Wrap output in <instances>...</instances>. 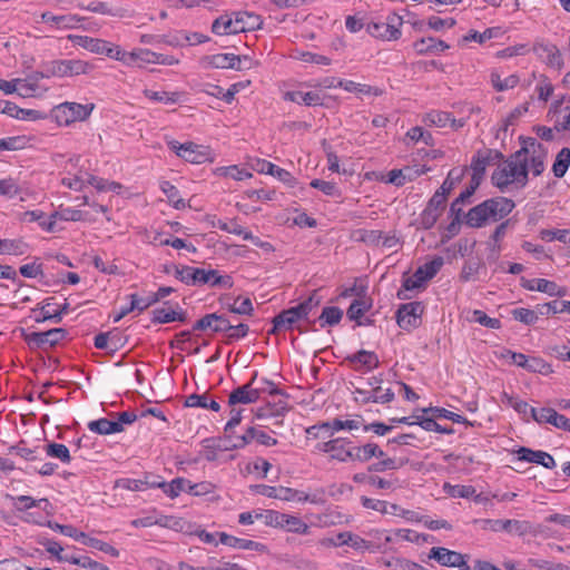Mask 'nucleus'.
Returning a JSON list of instances; mask_svg holds the SVG:
<instances>
[{
	"mask_svg": "<svg viewBox=\"0 0 570 570\" xmlns=\"http://www.w3.org/2000/svg\"><path fill=\"white\" fill-rule=\"evenodd\" d=\"M342 317L343 311L340 307L327 306L323 308L318 321L321 322L322 327H325L326 325L334 326L341 322Z\"/></svg>",
	"mask_w": 570,
	"mask_h": 570,
	"instance_id": "72a5a7b5",
	"label": "nucleus"
},
{
	"mask_svg": "<svg viewBox=\"0 0 570 570\" xmlns=\"http://www.w3.org/2000/svg\"><path fill=\"white\" fill-rule=\"evenodd\" d=\"M570 166V148L563 147L556 157L552 165L553 175L557 178H562Z\"/></svg>",
	"mask_w": 570,
	"mask_h": 570,
	"instance_id": "c85d7f7f",
	"label": "nucleus"
},
{
	"mask_svg": "<svg viewBox=\"0 0 570 570\" xmlns=\"http://www.w3.org/2000/svg\"><path fill=\"white\" fill-rule=\"evenodd\" d=\"M28 245L22 239H0L1 255H23Z\"/></svg>",
	"mask_w": 570,
	"mask_h": 570,
	"instance_id": "cd10ccee",
	"label": "nucleus"
},
{
	"mask_svg": "<svg viewBox=\"0 0 570 570\" xmlns=\"http://www.w3.org/2000/svg\"><path fill=\"white\" fill-rule=\"evenodd\" d=\"M413 48L417 55L441 52L450 48L443 40L434 37L421 38L413 43Z\"/></svg>",
	"mask_w": 570,
	"mask_h": 570,
	"instance_id": "412c9836",
	"label": "nucleus"
},
{
	"mask_svg": "<svg viewBox=\"0 0 570 570\" xmlns=\"http://www.w3.org/2000/svg\"><path fill=\"white\" fill-rule=\"evenodd\" d=\"M357 428H358V422L354 421V420L342 421L340 419H334L332 422H326V423L321 424V429H324V431L328 432L330 435H332L334 431H340L343 429L353 430V429H357Z\"/></svg>",
	"mask_w": 570,
	"mask_h": 570,
	"instance_id": "3c124183",
	"label": "nucleus"
},
{
	"mask_svg": "<svg viewBox=\"0 0 570 570\" xmlns=\"http://www.w3.org/2000/svg\"><path fill=\"white\" fill-rule=\"evenodd\" d=\"M416 419L415 424L420 425L425 431H433L442 434H453L454 430L452 426H442L433 417L414 416Z\"/></svg>",
	"mask_w": 570,
	"mask_h": 570,
	"instance_id": "473e14b6",
	"label": "nucleus"
},
{
	"mask_svg": "<svg viewBox=\"0 0 570 570\" xmlns=\"http://www.w3.org/2000/svg\"><path fill=\"white\" fill-rule=\"evenodd\" d=\"M372 450H374V448H370V443L362 446H350L348 453H345V455L350 456L352 461L368 462L372 459Z\"/></svg>",
	"mask_w": 570,
	"mask_h": 570,
	"instance_id": "8fccbe9b",
	"label": "nucleus"
},
{
	"mask_svg": "<svg viewBox=\"0 0 570 570\" xmlns=\"http://www.w3.org/2000/svg\"><path fill=\"white\" fill-rule=\"evenodd\" d=\"M234 29L233 31L236 33L239 32H247V31H254L262 27L263 19L261 16L247 12V11H240L235 13V18L233 19Z\"/></svg>",
	"mask_w": 570,
	"mask_h": 570,
	"instance_id": "a211bd4d",
	"label": "nucleus"
},
{
	"mask_svg": "<svg viewBox=\"0 0 570 570\" xmlns=\"http://www.w3.org/2000/svg\"><path fill=\"white\" fill-rule=\"evenodd\" d=\"M41 19L43 22L53 23L59 28H70L76 22V19L72 16H67V14L55 16L49 11L43 12L41 14Z\"/></svg>",
	"mask_w": 570,
	"mask_h": 570,
	"instance_id": "09e8293b",
	"label": "nucleus"
},
{
	"mask_svg": "<svg viewBox=\"0 0 570 570\" xmlns=\"http://www.w3.org/2000/svg\"><path fill=\"white\" fill-rule=\"evenodd\" d=\"M218 170L222 173V175L226 177H230L235 180H244L246 178L252 177V174L245 169L238 168V166L233 165L228 167H222L218 168Z\"/></svg>",
	"mask_w": 570,
	"mask_h": 570,
	"instance_id": "69168bd1",
	"label": "nucleus"
},
{
	"mask_svg": "<svg viewBox=\"0 0 570 570\" xmlns=\"http://www.w3.org/2000/svg\"><path fill=\"white\" fill-rule=\"evenodd\" d=\"M209 65L214 68H230L235 70H243L240 59L234 53H217L207 57Z\"/></svg>",
	"mask_w": 570,
	"mask_h": 570,
	"instance_id": "393cba45",
	"label": "nucleus"
},
{
	"mask_svg": "<svg viewBox=\"0 0 570 570\" xmlns=\"http://www.w3.org/2000/svg\"><path fill=\"white\" fill-rule=\"evenodd\" d=\"M525 370L531 373H539L542 375H549L553 372L551 365L538 356L528 357Z\"/></svg>",
	"mask_w": 570,
	"mask_h": 570,
	"instance_id": "a18cd8bd",
	"label": "nucleus"
},
{
	"mask_svg": "<svg viewBox=\"0 0 570 570\" xmlns=\"http://www.w3.org/2000/svg\"><path fill=\"white\" fill-rule=\"evenodd\" d=\"M207 277L209 278L206 284L210 287H219L229 289L234 285L233 277L230 275H220L217 269L206 271Z\"/></svg>",
	"mask_w": 570,
	"mask_h": 570,
	"instance_id": "4c0bfd02",
	"label": "nucleus"
},
{
	"mask_svg": "<svg viewBox=\"0 0 570 570\" xmlns=\"http://www.w3.org/2000/svg\"><path fill=\"white\" fill-rule=\"evenodd\" d=\"M169 147L177 154V156L193 164H203L214 160L212 150L207 146L197 145L191 141L179 144L176 140H173L169 142Z\"/></svg>",
	"mask_w": 570,
	"mask_h": 570,
	"instance_id": "423d86ee",
	"label": "nucleus"
},
{
	"mask_svg": "<svg viewBox=\"0 0 570 570\" xmlns=\"http://www.w3.org/2000/svg\"><path fill=\"white\" fill-rule=\"evenodd\" d=\"M60 562H69L72 564L80 566L82 568H88L90 570H110L108 567L91 560L89 557H75V556H66L59 557Z\"/></svg>",
	"mask_w": 570,
	"mask_h": 570,
	"instance_id": "2f4dec72",
	"label": "nucleus"
},
{
	"mask_svg": "<svg viewBox=\"0 0 570 570\" xmlns=\"http://www.w3.org/2000/svg\"><path fill=\"white\" fill-rule=\"evenodd\" d=\"M228 311L234 314L250 316L254 312V307L250 298L246 297L240 299V297H237L233 304L228 305Z\"/></svg>",
	"mask_w": 570,
	"mask_h": 570,
	"instance_id": "5fc2aeb1",
	"label": "nucleus"
},
{
	"mask_svg": "<svg viewBox=\"0 0 570 570\" xmlns=\"http://www.w3.org/2000/svg\"><path fill=\"white\" fill-rule=\"evenodd\" d=\"M321 303V299L316 296L314 292L308 298L303 301L296 306H293V314L296 313L298 317L302 320H307L311 312L316 308Z\"/></svg>",
	"mask_w": 570,
	"mask_h": 570,
	"instance_id": "c9c22d12",
	"label": "nucleus"
},
{
	"mask_svg": "<svg viewBox=\"0 0 570 570\" xmlns=\"http://www.w3.org/2000/svg\"><path fill=\"white\" fill-rule=\"evenodd\" d=\"M257 379V372L254 373L250 381L242 386L233 390L228 397L229 406H235L236 404H252L259 400L261 390L254 389L253 384Z\"/></svg>",
	"mask_w": 570,
	"mask_h": 570,
	"instance_id": "ddd939ff",
	"label": "nucleus"
},
{
	"mask_svg": "<svg viewBox=\"0 0 570 570\" xmlns=\"http://www.w3.org/2000/svg\"><path fill=\"white\" fill-rule=\"evenodd\" d=\"M94 109V105H81L77 102H63L52 110L53 117L59 125L68 126L75 121L87 119Z\"/></svg>",
	"mask_w": 570,
	"mask_h": 570,
	"instance_id": "20e7f679",
	"label": "nucleus"
},
{
	"mask_svg": "<svg viewBox=\"0 0 570 570\" xmlns=\"http://www.w3.org/2000/svg\"><path fill=\"white\" fill-rule=\"evenodd\" d=\"M91 66L78 59H61L46 62V75L51 77H72L88 73Z\"/></svg>",
	"mask_w": 570,
	"mask_h": 570,
	"instance_id": "39448f33",
	"label": "nucleus"
},
{
	"mask_svg": "<svg viewBox=\"0 0 570 570\" xmlns=\"http://www.w3.org/2000/svg\"><path fill=\"white\" fill-rule=\"evenodd\" d=\"M284 514L285 513L275 510H266L265 512H261L259 515H263V520L266 525L281 528L284 525Z\"/></svg>",
	"mask_w": 570,
	"mask_h": 570,
	"instance_id": "680f3d73",
	"label": "nucleus"
},
{
	"mask_svg": "<svg viewBox=\"0 0 570 570\" xmlns=\"http://www.w3.org/2000/svg\"><path fill=\"white\" fill-rule=\"evenodd\" d=\"M371 304L365 299H354L350 307L347 308V317L352 321H356L357 325H362L363 323L360 318L368 311Z\"/></svg>",
	"mask_w": 570,
	"mask_h": 570,
	"instance_id": "79ce46f5",
	"label": "nucleus"
},
{
	"mask_svg": "<svg viewBox=\"0 0 570 570\" xmlns=\"http://www.w3.org/2000/svg\"><path fill=\"white\" fill-rule=\"evenodd\" d=\"M533 51L539 58L543 59L548 66L557 69H561L563 67L561 52L556 45L537 42L533 46Z\"/></svg>",
	"mask_w": 570,
	"mask_h": 570,
	"instance_id": "f3484780",
	"label": "nucleus"
},
{
	"mask_svg": "<svg viewBox=\"0 0 570 570\" xmlns=\"http://www.w3.org/2000/svg\"><path fill=\"white\" fill-rule=\"evenodd\" d=\"M185 484L186 480L183 478H176L171 482L165 481L163 492L174 499L178 497L181 491H185Z\"/></svg>",
	"mask_w": 570,
	"mask_h": 570,
	"instance_id": "13d9d810",
	"label": "nucleus"
},
{
	"mask_svg": "<svg viewBox=\"0 0 570 570\" xmlns=\"http://www.w3.org/2000/svg\"><path fill=\"white\" fill-rule=\"evenodd\" d=\"M530 416L539 424L549 423L558 429L570 432V419L559 414L551 407L530 409Z\"/></svg>",
	"mask_w": 570,
	"mask_h": 570,
	"instance_id": "4468645a",
	"label": "nucleus"
},
{
	"mask_svg": "<svg viewBox=\"0 0 570 570\" xmlns=\"http://www.w3.org/2000/svg\"><path fill=\"white\" fill-rule=\"evenodd\" d=\"M356 394H360L362 396V403L366 404L370 402L373 403H390L394 400V392L391 389L385 390L382 392V389L380 386L373 387L372 392H366L361 389H356Z\"/></svg>",
	"mask_w": 570,
	"mask_h": 570,
	"instance_id": "5701e85b",
	"label": "nucleus"
},
{
	"mask_svg": "<svg viewBox=\"0 0 570 570\" xmlns=\"http://www.w3.org/2000/svg\"><path fill=\"white\" fill-rule=\"evenodd\" d=\"M144 95L151 100L164 104H176L179 99L178 92L154 91L150 89H146L144 91Z\"/></svg>",
	"mask_w": 570,
	"mask_h": 570,
	"instance_id": "864d4df0",
	"label": "nucleus"
},
{
	"mask_svg": "<svg viewBox=\"0 0 570 570\" xmlns=\"http://www.w3.org/2000/svg\"><path fill=\"white\" fill-rule=\"evenodd\" d=\"M483 529H490L494 532L505 531L518 535H525L530 532L531 525L528 521L520 520H492L484 519L480 521Z\"/></svg>",
	"mask_w": 570,
	"mask_h": 570,
	"instance_id": "9b49d317",
	"label": "nucleus"
},
{
	"mask_svg": "<svg viewBox=\"0 0 570 570\" xmlns=\"http://www.w3.org/2000/svg\"><path fill=\"white\" fill-rule=\"evenodd\" d=\"M465 171H466V167H464L460 170H458L456 168L451 169L448 174L446 179L441 185L440 190H442L449 195L452 191V189L454 188V186L462 180Z\"/></svg>",
	"mask_w": 570,
	"mask_h": 570,
	"instance_id": "de8ad7c7",
	"label": "nucleus"
},
{
	"mask_svg": "<svg viewBox=\"0 0 570 570\" xmlns=\"http://www.w3.org/2000/svg\"><path fill=\"white\" fill-rule=\"evenodd\" d=\"M426 120L438 127H445L448 124L454 126L455 118L446 111H432L426 115Z\"/></svg>",
	"mask_w": 570,
	"mask_h": 570,
	"instance_id": "6e6d98bb",
	"label": "nucleus"
},
{
	"mask_svg": "<svg viewBox=\"0 0 570 570\" xmlns=\"http://www.w3.org/2000/svg\"><path fill=\"white\" fill-rule=\"evenodd\" d=\"M514 206V202L507 197L489 198L466 213L465 224L472 228H480L489 222H498L504 218Z\"/></svg>",
	"mask_w": 570,
	"mask_h": 570,
	"instance_id": "f03ea898",
	"label": "nucleus"
},
{
	"mask_svg": "<svg viewBox=\"0 0 570 570\" xmlns=\"http://www.w3.org/2000/svg\"><path fill=\"white\" fill-rule=\"evenodd\" d=\"M429 558L438 561L443 567L471 570V567L468 564L469 556L443 547H433L429 552Z\"/></svg>",
	"mask_w": 570,
	"mask_h": 570,
	"instance_id": "6e6552de",
	"label": "nucleus"
},
{
	"mask_svg": "<svg viewBox=\"0 0 570 570\" xmlns=\"http://www.w3.org/2000/svg\"><path fill=\"white\" fill-rule=\"evenodd\" d=\"M470 321L493 330L501 327V322L499 318L489 317L483 311L480 309H474L472 312V317Z\"/></svg>",
	"mask_w": 570,
	"mask_h": 570,
	"instance_id": "4d7b16f0",
	"label": "nucleus"
},
{
	"mask_svg": "<svg viewBox=\"0 0 570 570\" xmlns=\"http://www.w3.org/2000/svg\"><path fill=\"white\" fill-rule=\"evenodd\" d=\"M67 335L65 328H51L46 332H32L26 335V342L30 347L47 350L53 347Z\"/></svg>",
	"mask_w": 570,
	"mask_h": 570,
	"instance_id": "1a4fd4ad",
	"label": "nucleus"
},
{
	"mask_svg": "<svg viewBox=\"0 0 570 570\" xmlns=\"http://www.w3.org/2000/svg\"><path fill=\"white\" fill-rule=\"evenodd\" d=\"M528 180L529 165L525 157V148H520L513 153L491 176L492 184L501 191H504L511 184L524 187Z\"/></svg>",
	"mask_w": 570,
	"mask_h": 570,
	"instance_id": "f257e3e1",
	"label": "nucleus"
},
{
	"mask_svg": "<svg viewBox=\"0 0 570 570\" xmlns=\"http://www.w3.org/2000/svg\"><path fill=\"white\" fill-rule=\"evenodd\" d=\"M294 308L289 307L283 309L274 317L276 318V325H281L283 331L293 330L294 326L301 321L296 313L293 314Z\"/></svg>",
	"mask_w": 570,
	"mask_h": 570,
	"instance_id": "e433bc0d",
	"label": "nucleus"
},
{
	"mask_svg": "<svg viewBox=\"0 0 570 570\" xmlns=\"http://www.w3.org/2000/svg\"><path fill=\"white\" fill-rule=\"evenodd\" d=\"M88 429L91 432H95V433L101 434V435H108V434L119 433V432L124 431V428L119 423H116L115 421H110L106 417L90 421L88 423Z\"/></svg>",
	"mask_w": 570,
	"mask_h": 570,
	"instance_id": "a878e982",
	"label": "nucleus"
},
{
	"mask_svg": "<svg viewBox=\"0 0 570 570\" xmlns=\"http://www.w3.org/2000/svg\"><path fill=\"white\" fill-rule=\"evenodd\" d=\"M444 261L441 256H435L432 261L421 265L412 276H403L402 287L397 291L396 296L399 299H410L409 291L424 287V283L432 279L443 266Z\"/></svg>",
	"mask_w": 570,
	"mask_h": 570,
	"instance_id": "7ed1b4c3",
	"label": "nucleus"
},
{
	"mask_svg": "<svg viewBox=\"0 0 570 570\" xmlns=\"http://www.w3.org/2000/svg\"><path fill=\"white\" fill-rule=\"evenodd\" d=\"M519 77L517 75H510L509 77L501 79L498 72H491V83L497 91H504L512 89L519 83Z\"/></svg>",
	"mask_w": 570,
	"mask_h": 570,
	"instance_id": "37998d69",
	"label": "nucleus"
},
{
	"mask_svg": "<svg viewBox=\"0 0 570 570\" xmlns=\"http://www.w3.org/2000/svg\"><path fill=\"white\" fill-rule=\"evenodd\" d=\"M352 442L345 439H334L323 443L322 451L332 453V458L342 462L350 460L345 453H348V448Z\"/></svg>",
	"mask_w": 570,
	"mask_h": 570,
	"instance_id": "4be33fe9",
	"label": "nucleus"
},
{
	"mask_svg": "<svg viewBox=\"0 0 570 570\" xmlns=\"http://www.w3.org/2000/svg\"><path fill=\"white\" fill-rule=\"evenodd\" d=\"M218 535H219L220 543L232 547V548L242 549V550H254V551H258V552L266 551V546L261 542H257V541L236 538V537L229 535L225 532H218Z\"/></svg>",
	"mask_w": 570,
	"mask_h": 570,
	"instance_id": "aec40b11",
	"label": "nucleus"
},
{
	"mask_svg": "<svg viewBox=\"0 0 570 570\" xmlns=\"http://www.w3.org/2000/svg\"><path fill=\"white\" fill-rule=\"evenodd\" d=\"M79 535L81 537V541L83 544H86L90 548L97 549L99 551H102L105 553H108L112 557L119 556V551L111 544H109L105 541H101L99 539H96V538H90L86 533H80Z\"/></svg>",
	"mask_w": 570,
	"mask_h": 570,
	"instance_id": "58836bf2",
	"label": "nucleus"
},
{
	"mask_svg": "<svg viewBox=\"0 0 570 570\" xmlns=\"http://www.w3.org/2000/svg\"><path fill=\"white\" fill-rule=\"evenodd\" d=\"M423 311L424 305L421 302L401 304L396 311L397 325L405 331L419 327Z\"/></svg>",
	"mask_w": 570,
	"mask_h": 570,
	"instance_id": "0eeeda50",
	"label": "nucleus"
},
{
	"mask_svg": "<svg viewBox=\"0 0 570 570\" xmlns=\"http://www.w3.org/2000/svg\"><path fill=\"white\" fill-rule=\"evenodd\" d=\"M232 328V322L225 314L209 313L199 318L194 325V331H210L224 333Z\"/></svg>",
	"mask_w": 570,
	"mask_h": 570,
	"instance_id": "f8f14e48",
	"label": "nucleus"
},
{
	"mask_svg": "<svg viewBox=\"0 0 570 570\" xmlns=\"http://www.w3.org/2000/svg\"><path fill=\"white\" fill-rule=\"evenodd\" d=\"M546 149L537 150L534 149L531 156V169L534 176H540L544 170V157Z\"/></svg>",
	"mask_w": 570,
	"mask_h": 570,
	"instance_id": "e2e57ef3",
	"label": "nucleus"
},
{
	"mask_svg": "<svg viewBox=\"0 0 570 570\" xmlns=\"http://www.w3.org/2000/svg\"><path fill=\"white\" fill-rule=\"evenodd\" d=\"M402 463L400 464V466ZM399 468V464L396 463L395 459L392 458H385L383 460H380L377 462H374L368 465L367 471L368 472H384L386 470H395Z\"/></svg>",
	"mask_w": 570,
	"mask_h": 570,
	"instance_id": "338daca9",
	"label": "nucleus"
},
{
	"mask_svg": "<svg viewBox=\"0 0 570 570\" xmlns=\"http://www.w3.org/2000/svg\"><path fill=\"white\" fill-rule=\"evenodd\" d=\"M285 100H289L305 106H322L323 99L317 92L308 91H287L284 95Z\"/></svg>",
	"mask_w": 570,
	"mask_h": 570,
	"instance_id": "b1692460",
	"label": "nucleus"
},
{
	"mask_svg": "<svg viewBox=\"0 0 570 570\" xmlns=\"http://www.w3.org/2000/svg\"><path fill=\"white\" fill-rule=\"evenodd\" d=\"M176 321V312L174 309L156 308L153 311V323L165 324Z\"/></svg>",
	"mask_w": 570,
	"mask_h": 570,
	"instance_id": "0e129e2a",
	"label": "nucleus"
},
{
	"mask_svg": "<svg viewBox=\"0 0 570 570\" xmlns=\"http://www.w3.org/2000/svg\"><path fill=\"white\" fill-rule=\"evenodd\" d=\"M185 406L187 407H203L210 409L212 411L218 412L220 410L219 403L212 400L208 402L207 394H190L185 400Z\"/></svg>",
	"mask_w": 570,
	"mask_h": 570,
	"instance_id": "bb28decb",
	"label": "nucleus"
},
{
	"mask_svg": "<svg viewBox=\"0 0 570 570\" xmlns=\"http://www.w3.org/2000/svg\"><path fill=\"white\" fill-rule=\"evenodd\" d=\"M160 189L166 195L168 202L170 204H173V206L176 209H183L186 207L184 199L180 197L179 190L177 189V187L171 185L169 181H166V180L161 181Z\"/></svg>",
	"mask_w": 570,
	"mask_h": 570,
	"instance_id": "f704fd0d",
	"label": "nucleus"
},
{
	"mask_svg": "<svg viewBox=\"0 0 570 570\" xmlns=\"http://www.w3.org/2000/svg\"><path fill=\"white\" fill-rule=\"evenodd\" d=\"M422 412L423 413H432V415L434 417H438V419H446V420H450L454 423H462V424H465V425H472V423L470 421H468L464 416L460 415V414H456L452 411H449L446 409H443V407H426V409H422Z\"/></svg>",
	"mask_w": 570,
	"mask_h": 570,
	"instance_id": "7c9ffc66",
	"label": "nucleus"
},
{
	"mask_svg": "<svg viewBox=\"0 0 570 570\" xmlns=\"http://www.w3.org/2000/svg\"><path fill=\"white\" fill-rule=\"evenodd\" d=\"M395 22L402 24V18L395 13L387 17L386 22H371L367 24V32L383 40H397L401 37V30L395 27Z\"/></svg>",
	"mask_w": 570,
	"mask_h": 570,
	"instance_id": "9d476101",
	"label": "nucleus"
},
{
	"mask_svg": "<svg viewBox=\"0 0 570 570\" xmlns=\"http://www.w3.org/2000/svg\"><path fill=\"white\" fill-rule=\"evenodd\" d=\"M45 450L48 456L56 458L62 463L71 461L69 449L65 444L51 442L46 445Z\"/></svg>",
	"mask_w": 570,
	"mask_h": 570,
	"instance_id": "a19ab883",
	"label": "nucleus"
},
{
	"mask_svg": "<svg viewBox=\"0 0 570 570\" xmlns=\"http://www.w3.org/2000/svg\"><path fill=\"white\" fill-rule=\"evenodd\" d=\"M284 521L283 527L281 529H284L288 532L297 533V534H308L309 533V525L305 523L301 518L291 515V514H284Z\"/></svg>",
	"mask_w": 570,
	"mask_h": 570,
	"instance_id": "c756f323",
	"label": "nucleus"
},
{
	"mask_svg": "<svg viewBox=\"0 0 570 570\" xmlns=\"http://www.w3.org/2000/svg\"><path fill=\"white\" fill-rule=\"evenodd\" d=\"M19 194V186L13 178L0 180V195L12 198Z\"/></svg>",
	"mask_w": 570,
	"mask_h": 570,
	"instance_id": "774afa93",
	"label": "nucleus"
},
{
	"mask_svg": "<svg viewBox=\"0 0 570 570\" xmlns=\"http://www.w3.org/2000/svg\"><path fill=\"white\" fill-rule=\"evenodd\" d=\"M173 267L175 277L186 285H204L209 279L204 268L179 265H173Z\"/></svg>",
	"mask_w": 570,
	"mask_h": 570,
	"instance_id": "dca6fc26",
	"label": "nucleus"
},
{
	"mask_svg": "<svg viewBox=\"0 0 570 570\" xmlns=\"http://www.w3.org/2000/svg\"><path fill=\"white\" fill-rule=\"evenodd\" d=\"M521 285L523 288L529 291H538L549 295L551 291H553V282L544 278L537 279H527L524 277L521 278Z\"/></svg>",
	"mask_w": 570,
	"mask_h": 570,
	"instance_id": "ea45409f",
	"label": "nucleus"
},
{
	"mask_svg": "<svg viewBox=\"0 0 570 570\" xmlns=\"http://www.w3.org/2000/svg\"><path fill=\"white\" fill-rule=\"evenodd\" d=\"M512 315L517 321L525 325H532L538 321V314L529 308H515L512 311Z\"/></svg>",
	"mask_w": 570,
	"mask_h": 570,
	"instance_id": "bf43d9fd",
	"label": "nucleus"
},
{
	"mask_svg": "<svg viewBox=\"0 0 570 570\" xmlns=\"http://www.w3.org/2000/svg\"><path fill=\"white\" fill-rule=\"evenodd\" d=\"M348 546L355 550H360V551L367 550L370 552H375L382 548V544L380 542L367 541L366 539H363L360 535L354 534V533H352Z\"/></svg>",
	"mask_w": 570,
	"mask_h": 570,
	"instance_id": "49530a36",
	"label": "nucleus"
},
{
	"mask_svg": "<svg viewBox=\"0 0 570 570\" xmlns=\"http://www.w3.org/2000/svg\"><path fill=\"white\" fill-rule=\"evenodd\" d=\"M444 488H449L448 493L453 498H465L469 499L475 493V489L472 485H450L445 484Z\"/></svg>",
	"mask_w": 570,
	"mask_h": 570,
	"instance_id": "052dcab7",
	"label": "nucleus"
},
{
	"mask_svg": "<svg viewBox=\"0 0 570 570\" xmlns=\"http://www.w3.org/2000/svg\"><path fill=\"white\" fill-rule=\"evenodd\" d=\"M233 29H234L233 18L228 17L227 14L218 17L217 19L214 20V22L212 24V31L215 35L235 33L233 31Z\"/></svg>",
	"mask_w": 570,
	"mask_h": 570,
	"instance_id": "603ef678",
	"label": "nucleus"
},
{
	"mask_svg": "<svg viewBox=\"0 0 570 570\" xmlns=\"http://www.w3.org/2000/svg\"><path fill=\"white\" fill-rule=\"evenodd\" d=\"M213 226L224 232L242 236L243 238H252V233L245 230L235 219L229 223L218 219L216 223L213 222Z\"/></svg>",
	"mask_w": 570,
	"mask_h": 570,
	"instance_id": "c03bdc74",
	"label": "nucleus"
},
{
	"mask_svg": "<svg viewBox=\"0 0 570 570\" xmlns=\"http://www.w3.org/2000/svg\"><path fill=\"white\" fill-rule=\"evenodd\" d=\"M519 460L537 463L547 469H553L556 466V461L553 456L541 450H532L529 448H520L518 451Z\"/></svg>",
	"mask_w": 570,
	"mask_h": 570,
	"instance_id": "6ab92c4d",
	"label": "nucleus"
},
{
	"mask_svg": "<svg viewBox=\"0 0 570 570\" xmlns=\"http://www.w3.org/2000/svg\"><path fill=\"white\" fill-rule=\"evenodd\" d=\"M344 362L357 372H367L379 367L380 365V360L376 353L366 350H360L354 354L347 355L344 358Z\"/></svg>",
	"mask_w": 570,
	"mask_h": 570,
	"instance_id": "2eb2a0df",
	"label": "nucleus"
}]
</instances>
